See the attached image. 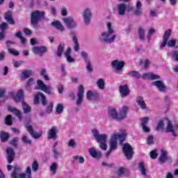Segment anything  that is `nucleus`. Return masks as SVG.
Returning a JSON list of instances; mask_svg holds the SVG:
<instances>
[{"mask_svg":"<svg viewBox=\"0 0 178 178\" xmlns=\"http://www.w3.org/2000/svg\"><path fill=\"white\" fill-rule=\"evenodd\" d=\"M128 76H129V77H134V79H136V80H138L142 77L141 74L138 71H129L128 72Z\"/></svg>","mask_w":178,"mask_h":178,"instance_id":"obj_38","label":"nucleus"},{"mask_svg":"<svg viewBox=\"0 0 178 178\" xmlns=\"http://www.w3.org/2000/svg\"><path fill=\"white\" fill-rule=\"evenodd\" d=\"M12 119H13V117H12V115H7L5 119L6 124H8V126H12V124H13V122Z\"/></svg>","mask_w":178,"mask_h":178,"instance_id":"obj_51","label":"nucleus"},{"mask_svg":"<svg viewBox=\"0 0 178 178\" xmlns=\"http://www.w3.org/2000/svg\"><path fill=\"white\" fill-rule=\"evenodd\" d=\"M68 147L72 148L73 149H76V148H77V143H76V141H74L73 139H70L68 141Z\"/></svg>","mask_w":178,"mask_h":178,"instance_id":"obj_52","label":"nucleus"},{"mask_svg":"<svg viewBox=\"0 0 178 178\" xmlns=\"http://www.w3.org/2000/svg\"><path fill=\"white\" fill-rule=\"evenodd\" d=\"M97 97H99V94L97 92H92L91 90H88L86 93V98L88 101H91L92 98H95Z\"/></svg>","mask_w":178,"mask_h":178,"instance_id":"obj_39","label":"nucleus"},{"mask_svg":"<svg viewBox=\"0 0 178 178\" xmlns=\"http://www.w3.org/2000/svg\"><path fill=\"white\" fill-rule=\"evenodd\" d=\"M63 22L65 23L66 27L69 30H73L77 28V22L72 17L63 18Z\"/></svg>","mask_w":178,"mask_h":178,"instance_id":"obj_7","label":"nucleus"},{"mask_svg":"<svg viewBox=\"0 0 178 178\" xmlns=\"http://www.w3.org/2000/svg\"><path fill=\"white\" fill-rule=\"evenodd\" d=\"M33 52L35 55H39V56H42V54L47 52V47L44 46L35 47L33 48Z\"/></svg>","mask_w":178,"mask_h":178,"instance_id":"obj_18","label":"nucleus"},{"mask_svg":"<svg viewBox=\"0 0 178 178\" xmlns=\"http://www.w3.org/2000/svg\"><path fill=\"white\" fill-rule=\"evenodd\" d=\"M99 42L103 45H107V44H112L115 42L116 40V33L115 31L112 29V23H107V31L103 32L99 37Z\"/></svg>","mask_w":178,"mask_h":178,"instance_id":"obj_1","label":"nucleus"},{"mask_svg":"<svg viewBox=\"0 0 178 178\" xmlns=\"http://www.w3.org/2000/svg\"><path fill=\"white\" fill-rule=\"evenodd\" d=\"M163 129H165V124L163 123V120H161L156 127V131H163Z\"/></svg>","mask_w":178,"mask_h":178,"instance_id":"obj_46","label":"nucleus"},{"mask_svg":"<svg viewBox=\"0 0 178 178\" xmlns=\"http://www.w3.org/2000/svg\"><path fill=\"white\" fill-rule=\"evenodd\" d=\"M22 104L24 113H30V112H31V107H30L29 104H26L25 102H22Z\"/></svg>","mask_w":178,"mask_h":178,"instance_id":"obj_42","label":"nucleus"},{"mask_svg":"<svg viewBox=\"0 0 178 178\" xmlns=\"http://www.w3.org/2000/svg\"><path fill=\"white\" fill-rule=\"evenodd\" d=\"M122 152L128 161H130L134 155L133 147H131L129 143L122 144Z\"/></svg>","mask_w":178,"mask_h":178,"instance_id":"obj_5","label":"nucleus"},{"mask_svg":"<svg viewBox=\"0 0 178 178\" xmlns=\"http://www.w3.org/2000/svg\"><path fill=\"white\" fill-rule=\"evenodd\" d=\"M17 143H19V138L15 137L10 140L9 144L13 147H15V148H17Z\"/></svg>","mask_w":178,"mask_h":178,"instance_id":"obj_49","label":"nucleus"},{"mask_svg":"<svg viewBox=\"0 0 178 178\" xmlns=\"http://www.w3.org/2000/svg\"><path fill=\"white\" fill-rule=\"evenodd\" d=\"M58 129L56 127H52L48 131L47 138L48 140H56L58 136H56V131Z\"/></svg>","mask_w":178,"mask_h":178,"instance_id":"obj_19","label":"nucleus"},{"mask_svg":"<svg viewBox=\"0 0 178 178\" xmlns=\"http://www.w3.org/2000/svg\"><path fill=\"white\" fill-rule=\"evenodd\" d=\"M73 161H79V163H84V158L81 156H74L72 158Z\"/></svg>","mask_w":178,"mask_h":178,"instance_id":"obj_58","label":"nucleus"},{"mask_svg":"<svg viewBox=\"0 0 178 178\" xmlns=\"http://www.w3.org/2000/svg\"><path fill=\"white\" fill-rule=\"evenodd\" d=\"M10 136L9 133L1 131L0 132V140L1 143H6L10 138Z\"/></svg>","mask_w":178,"mask_h":178,"instance_id":"obj_34","label":"nucleus"},{"mask_svg":"<svg viewBox=\"0 0 178 178\" xmlns=\"http://www.w3.org/2000/svg\"><path fill=\"white\" fill-rule=\"evenodd\" d=\"M86 63V70L91 73L92 72V64L91 63V60H89L88 61L85 62Z\"/></svg>","mask_w":178,"mask_h":178,"instance_id":"obj_55","label":"nucleus"},{"mask_svg":"<svg viewBox=\"0 0 178 178\" xmlns=\"http://www.w3.org/2000/svg\"><path fill=\"white\" fill-rule=\"evenodd\" d=\"M136 103L138 104L140 109H143V110L147 109V104H145V102L144 101V97L141 96H138L136 98Z\"/></svg>","mask_w":178,"mask_h":178,"instance_id":"obj_25","label":"nucleus"},{"mask_svg":"<svg viewBox=\"0 0 178 178\" xmlns=\"http://www.w3.org/2000/svg\"><path fill=\"white\" fill-rule=\"evenodd\" d=\"M53 158L55 159H58L59 156H62V154L59 152V150L57 148H53Z\"/></svg>","mask_w":178,"mask_h":178,"instance_id":"obj_48","label":"nucleus"},{"mask_svg":"<svg viewBox=\"0 0 178 178\" xmlns=\"http://www.w3.org/2000/svg\"><path fill=\"white\" fill-rule=\"evenodd\" d=\"M136 8L135 10H134V14L135 15V16H143V3H141V1H138L136 2Z\"/></svg>","mask_w":178,"mask_h":178,"instance_id":"obj_20","label":"nucleus"},{"mask_svg":"<svg viewBox=\"0 0 178 178\" xmlns=\"http://www.w3.org/2000/svg\"><path fill=\"white\" fill-rule=\"evenodd\" d=\"M40 99L42 102V105L45 106V105H47V97L44 94L39 92L34 96V104H38L40 102Z\"/></svg>","mask_w":178,"mask_h":178,"instance_id":"obj_12","label":"nucleus"},{"mask_svg":"<svg viewBox=\"0 0 178 178\" xmlns=\"http://www.w3.org/2000/svg\"><path fill=\"white\" fill-rule=\"evenodd\" d=\"M113 136H115L117 140H119L120 144H121V145H123V144H124L123 143V142L124 141V140H126V136H127V133L124 132L121 134H115Z\"/></svg>","mask_w":178,"mask_h":178,"instance_id":"obj_30","label":"nucleus"},{"mask_svg":"<svg viewBox=\"0 0 178 178\" xmlns=\"http://www.w3.org/2000/svg\"><path fill=\"white\" fill-rule=\"evenodd\" d=\"M138 169L143 176H144L145 177H148V175H147V169L145 168V164L144 163V162H140L138 163Z\"/></svg>","mask_w":178,"mask_h":178,"instance_id":"obj_36","label":"nucleus"},{"mask_svg":"<svg viewBox=\"0 0 178 178\" xmlns=\"http://www.w3.org/2000/svg\"><path fill=\"white\" fill-rule=\"evenodd\" d=\"M82 16L84 19L85 26H88L92 17V12L91 11V9L86 8L82 13Z\"/></svg>","mask_w":178,"mask_h":178,"instance_id":"obj_9","label":"nucleus"},{"mask_svg":"<svg viewBox=\"0 0 178 178\" xmlns=\"http://www.w3.org/2000/svg\"><path fill=\"white\" fill-rule=\"evenodd\" d=\"M155 29L150 28L147 33V42L149 43L151 42V37H152V34H154Z\"/></svg>","mask_w":178,"mask_h":178,"instance_id":"obj_53","label":"nucleus"},{"mask_svg":"<svg viewBox=\"0 0 178 178\" xmlns=\"http://www.w3.org/2000/svg\"><path fill=\"white\" fill-rule=\"evenodd\" d=\"M45 16V13L40 12L38 10H35L31 13V23L32 26H37L38 24V22L41 20L42 17Z\"/></svg>","mask_w":178,"mask_h":178,"instance_id":"obj_4","label":"nucleus"},{"mask_svg":"<svg viewBox=\"0 0 178 178\" xmlns=\"http://www.w3.org/2000/svg\"><path fill=\"white\" fill-rule=\"evenodd\" d=\"M147 144L148 145H152L154 144V136L152 135L148 136L147 139Z\"/></svg>","mask_w":178,"mask_h":178,"instance_id":"obj_61","label":"nucleus"},{"mask_svg":"<svg viewBox=\"0 0 178 178\" xmlns=\"http://www.w3.org/2000/svg\"><path fill=\"white\" fill-rule=\"evenodd\" d=\"M34 84V79L33 78H31L28 80L26 83V90H30V87Z\"/></svg>","mask_w":178,"mask_h":178,"instance_id":"obj_60","label":"nucleus"},{"mask_svg":"<svg viewBox=\"0 0 178 178\" xmlns=\"http://www.w3.org/2000/svg\"><path fill=\"white\" fill-rule=\"evenodd\" d=\"M88 152L90 155L92 156V158H102V154L99 152H97V149H95V147H91L88 149Z\"/></svg>","mask_w":178,"mask_h":178,"instance_id":"obj_26","label":"nucleus"},{"mask_svg":"<svg viewBox=\"0 0 178 178\" xmlns=\"http://www.w3.org/2000/svg\"><path fill=\"white\" fill-rule=\"evenodd\" d=\"M141 77H143V79H149L150 80H159V79H161V76L159 75L151 73L143 74Z\"/></svg>","mask_w":178,"mask_h":178,"instance_id":"obj_31","label":"nucleus"},{"mask_svg":"<svg viewBox=\"0 0 178 178\" xmlns=\"http://www.w3.org/2000/svg\"><path fill=\"white\" fill-rule=\"evenodd\" d=\"M129 108H127V106H124L122 107V109L121 111H120V113L118 115V120H122L123 119H126L127 116V111H128Z\"/></svg>","mask_w":178,"mask_h":178,"instance_id":"obj_27","label":"nucleus"},{"mask_svg":"<svg viewBox=\"0 0 178 178\" xmlns=\"http://www.w3.org/2000/svg\"><path fill=\"white\" fill-rule=\"evenodd\" d=\"M51 25L57 30H60V31H63L65 30V27L61 24L60 21H54L51 23Z\"/></svg>","mask_w":178,"mask_h":178,"instance_id":"obj_35","label":"nucleus"},{"mask_svg":"<svg viewBox=\"0 0 178 178\" xmlns=\"http://www.w3.org/2000/svg\"><path fill=\"white\" fill-rule=\"evenodd\" d=\"M70 35L72 37V41L74 42V51L75 52H79V51H80V44H79V39L77 38V35H76L74 32H71Z\"/></svg>","mask_w":178,"mask_h":178,"instance_id":"obj_16","label":"nucleus"},{"mask_svg":"<svg viewBox=\"0 0 178 178\" xmlns=\"http://www.w3.org/2000/svg\"><path fill=\"white\" fill-rule=\"evenodd\" d=\"M150 157L152 159H156V158H158V153H156V149L150 152Z\"/></svg>","mask_w":178,"mask_h":178,"instance_id":"obj_62","label":"nucleus"},{"mask_svg":"<svg viewBox=\"0 0 178 178\" xmlns=\"http://www.w3.org/2000/svg\"><path fill=\"white\" fill-rule=\"evenodd\" d=\"M81 56L83 58L84 62H88L90 60V58H88V54L86 51L81 52Z\"/></svg>","mask_w":178,"mask_h":178,"instance_id":"obj_59","label":"nucleus"},{"mask_svg":"<svg viewBox=\"0 0 178 178\" xmlns=\"http://www.w3.org/2000/svg\"><path fill=\"white\" fill-rule=\"evenodd\" d=\"M108 116H110L113 119H118V112H116V110L115 108H111L109 110Z\"/></svg>","mask_w":178,"mask_h":178,"instance_id":"obj_43","label":"nucleus"},{"mask_svg":"<svg viewBox=\"0 0 178 178\" xmlns=\"http://www.w3.org/2000/svg\"><path fill=\"white\" fill-rule=\"evenodd\" d=\"M124 173H126V169L124 168V167H120L116 171V175L119 177H121V176H123Z\"/></svg>","mask_w":178,"mask_h":178,"instance_id":"obj_50","label":"nucleus"},{"mask_svg":"<svg viewBox=\"0 0 178 178\" xmlns=\"http://www.w3.org/2000/svg\"><path fill=\"white\" fill-rule=\"evenodd\" d=\"M170 35H172V29H168L165 31L161 48H165V47H166V44H168V41H169Z\"/></svg>","mask_w":178,"mask_h":178,"instance_id":"obj_17","label":"nucleus"},{"mask_svg":"<svg viewBox=\"0 0 178 178\" xmlns=\"http://www.w3.org/2000/svg\"><path fill=\"white\" fill-rule=\"evenodd\" d=\"M83 98H84V86L81 85L78 89L76 104L78 106L81 105L83 104Z\"/></svg>","mask_w":178,"mask_h":178,"instance_id":"obj_11","label":"nucleus"},{"mask_svg":"<svg viewBox=\"0 0 178 178\" xmlns=\"http://www.w3.org/2000/svg\"><path fill=\"white\" fill-rule=\"evenodd\" d=\"M119 91L122 98H126V97H129V95H130V89L127 84L120 86Z\"/></svg>","mask_w":178,"mask_h":178,"instance_id":"obj_13","label":"nucleus"},{"mask_svg":"<svg viewBox=\"0 0 178 178\" xmlns=\"http://www.w3.org/2000/svg\"><path fill=\"white\" fill-rule=\"evenodd\" d=\"M63 52H65V44L63 42H60L57 47L56 55L58 58H62Z\"/></svg>","mask_w":178,"mask_h":178,"instance_id":"obj_28","label":"nucleus"},{"mask_svg":"<svg viewBox=\"0 0 178 178\" xmlns=\"http://www.w3.org/2000/svg\"><path fill=\"white\" fill-rule=\"evenodd\" d=\"M92 133L94 138H95L97 143H99V148L103 151L108 149V145H106V140H108V136L105 134H100L98 129H92Z\"/></svg>","mask_w":178,"mask_h":178,"instance_id":"obj_2","label":"nucleus"},{"mask_svg":"<svg viewBox=\"0 0 178 178\" xmlns=\"http://www.w3.org/2000/svg\"><path fill=\"white\" fill-rule=\"evenodd\" d=\"M37 83L38 86L35 87V90H41L48 95H52V91L51 90L52 87L51 85H45L41 80H38Z\"/></svg>","mask_w":178,"mask_h":178,"instance_id":"obj_6","label":"nucleus"},{"mask_svg":"<svg viewBox=\"0 0 178 178\" xmlns=\"http://www.w3.org/2000/svg\"><path fill=\"white\" fill-rule=\"evenodd\" d=\"M8 51L9 52V54H10V55H14V56H19V51H15L13 49H8Z\"/></svg>","mask_w":178,"mask_h":178,"instance_id":"obj_63","label":"nucleus"},{"mask_svg":"<svg viewBox=\"0 0 178 178\" xmlns=\"http://www.w3.org/2000/svg\"><path fill=\"white\" fill-rule=\"evenodd\" d=\"M6 153L8 155V163H12L13 162V159H15V150L13 148L6 149Z\"/></svg>","mask_w":178,"mask_h":178,"instance_id":"obj_22","label":"nucleus"},{"mask_svg":"<svg viewBox=\"0 0 178 178\" xmlns=\"http://www.w3.org/2000/svg\"><path fill=\"white\" fill-rule=\"evenodd\" d=\"M72 48L67 47L65 52V57L66 58L67 62L69 63H73V62H75L74 58L72 57Z\"/></svg>","mask_w":178,"mask_h":178,"instance_id":"obj_23","label":"nucleus"},{"mask_svg":"<svg viewBox=\"0 0 178 178\" xmlns=\"http://www.w3.org/2000/svg\"><path fill=\"white\" fill-rule=\"evenodd\" d=\"M97 86L99 90L105 89V80L104 79H99L97 82Z\"/></svg>","mask_w":178,"mask_h":178,"instance_id":"obj_45","label":"nucleus"},{"mask_svg":"<svg viewBox=\"0 0 178 178\" xmlns=\"http://www.w3.org/2000/svg\"><path fill=\"white\" fill-rule=\"evenodd\" d=\"M14 100L15 102H19V101H23V90L20 89L17 94L14 97Z\"/></svg>","mask_w":178,"mask_h":178,"instance_id":"obj_40","label":"nucleus"},{"mask_svg":"<svg viewBox=\"0 0 178 178\" xmlns=\"http://www.w3.org/2000/svg\"><path fill=\"white\" fill-rule=\"evenodd\" d=\"M117 10L119 16H124L126 15V10H127V4L120 3L118 5Z\"/></svg>","mask_w":178,"mask_h":178,"instance_id":"obj_21","label":"nucleus"},{"mask_svg":"<svg viewBox=\"0 0 178 178\" xmlns=\"http://www.w3.org/2000/svg\"><path fill=\"white\" fill-rule=\"evenodd\" d=\"M152 86H154L160 91V92H165L166 91L167 88L165 84H163V81H155L152 83Z\"/></svg>","mask_w":178,"mask_h":178,"instance_id":"obj_15","label":"nucleus"},{"mask_svg":"<svg viewBox=\"0 0 178 178\" xmlns=\"http://www.w3.org/2000/svg\"><path fill=\"white\" fill-rule=\"evenodd\" d=\"M25 127L26 128L27 131L29 133L30 136L33 137V138L38 139L40 138V137H41V134L34 132V128L33 127V125L30 124V122H27L26 124H25Z\"/></svg>","mask_w":178,"mask_h":178,"instance_id":"obj_10","label":"nucleus"},{"mask_svg":"<svg viewBox=\"0 0 178 178\" xmlns=\"http://www.w3.org/2000/svg\"><path fill=\"white\" fill-rule=\"evenodd\" d=\"M8 109L9 112H12L13 113H14V115L15 116H17V118H18V119H19V120H22V119H23L22 113H20V111H19V110H17V108L12 107V106H8Z\"/></svg>","mask_w":178,"mask_h":178,"instance_id":"obj_32","label":"nucleus"},{"mask_svg":"<svg viewBox=\"0 0 178 178\" xmlns=\"http://www.w3.org/2000/svg\"><path fill=\"white\" fill-rule=\"evenodd\" d=\"M138 33L140 41H145V29L144 28L139 26L138 29Z\"/></svg>","mask_w":178,"mask_h":178,"instance_id":"obj_37","label":"nucleus"},{"mask_svg":"<svg viewBox=\"0 0 178 178\" xmlns=\"http://www.w3.org/2000/svg\"><path fill=\"white\" fill-rule=\"evenodd\" d=\"M4 19L9 24H15V20L13 19L12 12L8 11L4 15Z\"/></svg>","mask_w":178,"mask_h":178,"instance_id":"obj_29","label":"nucleus"},{"mask_svg":"<svg viewBox=\"0 0 178 178\" xmlns=\"http://www.w3.org/2000/svg\"><path fill=\"white\" fill-rule=\"evenodd\" d=\"M22 141L24 143V144H33V141L31 140H29V137L26 136H23L22 138Z\"/></svg>","mask_w":178,"mask_h":178,"instance_id":"obj_56","label":"nucleus"},{"mask_svg":"<svg viewBox=\"0 0 178 178\" xmlns=\"http://www.w3.org/2000/svg\"><path fill=\"white\" fill-rule=\"evenodd\" d=\"M172 57L178 62V50H173L172 52Z\"/></svg>","mask_w":178,"mask_h":178,"instance_id":"obj_64","label":"nucleus"},{"mask_svg":"<svg viewBox=\"0 0 178 178\" xmlns=\"http://www.w3.org/2000/svg\"><path fill=\"white\" fill-rule=\"evenodd\" d=\"M22 166L15 165L10 174L12 178H33L31 177V168L28 167L26 170V173H22Z\"/></svg>","mask_w":178,"mask_h":178,"instance_id":"obj_3","label":"nucleus"},{"mask_svg":"<svg viewBox=\"0 0 178 178\" xmlns=\"http://www.w3.org/2000/svg\"><path fill=\"white\" fill-rule=\"evenodd\" d=\"M165 133H172L174 137H177V132H176V131H175L173 129V125L172 124V121L170 120L168 121Z\"/></svg>","mask_w":178,"mask_h":178,"instance_id":"obj_24","label":"nucleus"},{"mask_svg":"<svg viewBox=\"0 0 178 178\" xmlns=\"http://www.w3.org/2000/svg\"><path fill=\"white\" fill-rule=\"evenodd\" d=\"M110 149L107 152L106 156L108 158L112 152L116 149H118V140H116V136H111L110 142H109Z\"/></svg>","mask_w":178,"mask_h":178,"instance_id":"obj_8","label":"nucleus"},{"mask_svg":"<svg viewBox=\"0 0 178 178\" xmlns=\"http://www.w3.org/2000/svg\"><path fill=\"white\" fill-rule=\"evenodd\" d=\"M159 161L161 163H165L168 161V152H166V150L161 149Z\"/></svg>","mask_w":178,"mask_h":178,"instance_id":"obj_33","label":"nucleus"},{"mask_svg":"<svg viewBox=\"0 0 178 178\" xmlns=\"http://www.w3.org/2000/svg\"><path fill=\"white\" fill-rule=\"evenodd\" d=\"M56 111L58 115H60V113H62V112H63V105L61 104H57V106L56 107Z\"/></svg>","mask_w":178,"mask_h":178,"instance_id":"obj_57","label":"nucleus"},{"mask_svg":"<svg viewBox=\"0 0 178 178\" xmlns=\"http://www.w3.org/2000/svg\"><path fill=\"white\" fill-rule=\"evenodd\" d=\"M113 69H115V72H120L123 67H124V61H119V60H114L111 63Z\"/></svg>","mask_w":178,"mask_h":178,"instance_id":"obj_14","label":"nucleus"},{"mask_svg":"<svg viewBox=\"0 0 178 178\" xmlns=\"http://www.w3.org/2000/svg\"><path fill=\"white\" fill-rule=\"evenodd\" d=\"M31 73H33V70H25L24 72H22V79H29V77H30V76H31Z\"/></svg>","mask_w":178,"mask_h":178,"instance_id":"obj_47","label":"nucleus"},{"mask_svg":"<svg viewBox=\"0 0 178 178\" xmlns=\"http://www.w3.org/2000/svg\"><path fill=\"white\" fill-rule=\"evenodd\" d=\"M177 42V40L176 39H171L167 42L166 45H168V47H170V48H172L173 47H176Z\"/></svg>","mask_w":178,"mask_h":178,"instance_id":"obj_54","label":"nucleus"},{"mask_svg":"<svg viewBox=\"0 0 178 178\" xmlns=\"http://www.w3.org/2000/svg\"><path fill=\"white\" fill-rule=\"evenodd\" d=\"M58 168V163L54 162L50 165L49 172H51L52 175H56V170Z\"/></svg>","mask_w":178,"mask_h":178,"instance_id":"obj_44","label":"nucleus"},{"mask_svg":"<svg viewBox=\"0 0 178 178\" xmlns=\"http://www.w3.org/2000/svg\"><path fill=\"white\" fill-rule=\"evenodd\" d=\"M52 109H54V103L50 102L48 106H47V108L44 112H42L40 113L41 115H45V113H47L49 115V113H52Z\"/></svg>","mask_w":178,"mask_h":178,"instance_id":"obj_41","label":"nucleus"}]
</instances>
